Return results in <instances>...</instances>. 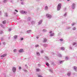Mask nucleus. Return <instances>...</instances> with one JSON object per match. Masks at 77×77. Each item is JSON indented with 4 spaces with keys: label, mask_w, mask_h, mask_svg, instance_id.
<instances>
[{
    "label": "nucleus",
    "mask_w": 77,
    "mask_h": 77,
    "mask_svg": "<svg viewBox=\"0 0 77 77\" xmlns=\"http://www.w3.org/2000/svg\"><path fill=\"white\" fill-rule=\"evenodd\" d=\"M23 49H20L19 51V53H22V52H23Z\"/></svg>",
    "instance_id": "nucleus-16"
},
{
    "label": "nucleus",
    "mask_w": 77,
    "mask_h": 77,
    "mask_svg": "<svg viewBox=\"0 0 77 77\" xmlns=\"http://www.w3.org/2000/svg\"><path fill=\"white\" fill-rule=\"evenodd\" d=\"M59 1H62V0H59Z\"/></svg>",
    "instance_id": "nucleus-64"
},
{
    "label": "nucleus",
    "mask_w": 77,
    "mask_h": 77,
    "mask_svg": "<svg viewBox=\"0 0 77 77\" xmlns=\"http://www.w3.org/2000/svg\"><path fill=\"white\" fill-rule=\"evenodd\" d=\"M14 14H16V13H15V12H14Z\"/></svg>",
    "instance_id": "nucleus-58"
},
{
    "label": "nucleus",
    "mask_w": 77,
    "mask_h": 77,
    "mask_svg": "<svg viewBox=\"0 0 77 77\" xmlns=\"http://www.w3.org/2000/svg\"><path fill=\"white\" fill-rule=\"evenodd\" d=\"M37 56H40V53L39 52H37L36 53Z\"/></svg>",
    "instance_id": "nucleus-20"
},
{
    "label": "nucleus",
    "mask_w": 77,
    "mask_h": 77,
    "mask_svg": "<svg viewBox=\"0 0 77 77\" xmlns=\"http://www.w3.org/2000/svg\"><path fill=\"white\" fill-rule=\"evenodd\" d=\"M76 29V28H75V27H74L72 29L73 30H75Z\"/></svg>",
    "instance_id": "nucleus-38"
},
{
    "label": "nucleus",
    "mask_w": 77,
    "mask_h": 77,
    "mask_svg": "<svg viewBox=\"0 0 77 77\" xmlns=\"http://www.w3.org/2000/svg\"><path fill=\"white\" fill-rule=\"evenodd\" d=\"M70 75H71V73L69 72L67 73V75H68V76H69Z\"/></svg>",
    "instance_id": "nucleus-34"
},
{
    "label": "nucleus",
    "mask_w": 77,
    "mask_h": 77,
    "mask_svg": "<svg viewBox=\"0 0 77 77\" xmlns=\"http://www.w3.org/2000/svg\"><path fill=\"white\" fill-rule=\"evenodd\" d=\"M42 20H40L39 22L38 23V25H40L41 23H42Z\"/></svg>",
    "instance_id": "nucleus-9"
},
{
    "label": "nucleus",
    "mask_w": 77,
    "mask_h": 77,
    "mask_svg": "<svg viewBox=\"0 0 77 77\" xmlns=\"http://www.w3.org/2000/svg\"><path fill=\"white\" fill-rule=\"evenodd\" d=\"M38 77H43V76H42V75H38Z\"/></svg>",
    "instance_id": "nucleus-43"
},
{
    "label": "nucleus",
    "mask_w": 77,
    "mask_h": 77,
    "mask_svg": "<svg viewBox=\"0 0 77 77\" xmlns=\"http://www.w3.org/2000/svg\"><path fill=\"white\" fill-rule=\"evenodd\" d=\"M36 71L37 72H39L40 71V69H36Z\"/></svg>",
    "instance_id": "nucleus-27"
},
{
    "label": "nucleus",
    "mask_w": 77,
    "mask_h": 77,
    "mask_svg": "<svg viewBox=\"0 0 77 77\" xmlns=\"http://www.w3.org/2000/svg\"><path fill=\"white\" fill-rule=\"evenodd\" d=\"M20 2H23V0H20Z\"/></svg>",
    "instance_id": "nucleus-60"
},
{
    "label": "nucleus",
    "mask_w": 77,
    "mask_h": 77,
    "mask_svg": "<svg viewBox=\"0 0 77 77\" xmlns=\"http://www.w3.org/2000/svg\"><path fill=\"white\" fill-rule=\"evenodd\" d=\"M75 4L73 3L71 5V8L72 9H75Z\"/></svg>",
    "instance_id": "nucleus-3"
},
{
    "label": "nucleus",
    "mask_w": 77,
    "mask_h": 77,
    "mask_svg": "<svg viewBox=\"0 0 77 77\" xmlns=\"http://www.w3.org/2000/svg\"><path fill=\"white\" fill-rule=\"evenodd\" d=\"M70 0H67L68 2H69V1H70Z\"/></svg>",
    "instance_id": "nucleus-63"
},
{
    "label": "nucleus",
    "mask_w": 77,
    "mask_h": 77,
    "mask_svg": "<svg viewBox=\"0 0 77 77\" xmlns=\"http://www.w3.org/2000/svg\"><path fill=\"white\" fill-rule=\"evenodd\" d=\"M8 2V0H4L3 1V2L4 3H6Z\"/></svg>",
    "instance_id": "nucleus-28"
},
{
    "label": "nucleus",
    "mask_w": 77,
    "mask_h": 77,
    "mask_svg": "<svg viewBox=\"0 0 77 77\" xmlns=\"http://www.w3.org/2000/svg\"><path fill=\"white\" fill-rule=\"evenodd\" d=\"M45 58L47 60H49V58H48V57L47 56H45Z\"/></svg>",
    "instance_id": "nucleus-17"
},
{
    "label": "nucleus",
    "mask_w": 77,
    "mask_h": 77,
    "mask_svg": "<svg viewBox=\"0 0 77 77\" xmlns=\"http://www.w3.org/2000/svg\"><path fill=\"white\" fill-rule=\"evenodd\" d=\"M14 11H15L16 12H18V11H17V10H15Z\"/></svg>",
    "instance_id": "nucleus-50"
},
{
    "label": "nucleus",
    "mask_w": 77,
    "mask_h": 77,
    "mask_svg": "<svg viewBox=\"0 0 77 77\" xmlns=\"http://www.w3.org/2000/svg\"><path fill=\"white\" fill-rule=\"evenodd\" d=\"M35 22L34 21H32L31 22V24H35Z\"/></svg>",
    "instance_id": "nucleus-25"
},
{
    "label": "nucleus",
    "mask_w": 77,
    "mask_h": 77,
    "mask_svg": "<svg viewBox=\"0 0 77 77\" xmlns=\"http://www.w3.org/2000/svg\"><path fill=\"white\" fill-rule=\"evenodd\" d=\"M25 66H26V68L28 67L27 66V64L25 65Z\"/></svg>",
    "instance_id": "nucleus-55"
},
{
    "label": "nucleus",
    "mask_w": 77,
    "mask_h": 77,
    "mask_svg": "<svg viewBox=\"0 0 77 77\" xmlns=\"http://www.w3.org/2000/svg\"><path fill=\"white\" fill-rule=\"evenodd\" d=\"M45 10H47L48 9V6H46L45 8Z\"/></svg>",
    "instance_id": "nucleus-30"
},
{
    "label": "nucleus",
    "mask_w": 77,
    "mask_h": 77,
    "mask_svg": "<svg viewBox=\"0 0 77 77\" xmlns=\"http://www.w3.org/2000/svg\"><path fill=\"white\" fill-rule=\"evenodd\" d=\"M54 35V33H51L50 34V36H53Z\"/></svg>",
    "instance_id": "nucleus-21"
},
{
    "label": "nucleus",
    "mask_w": 77,
    "mask_h": 77,
    "mask_svg": "<svg viewBox=\"0 0 77 77\" xmlns=\"http://www.w3.org/2000/svg\"><path fill=\"white\" fill-rule=\"evenodd\" d=\"M21 4L23 5H24V2H21Z\"/></svg>",
    "instance_id": "nucleus-49"
},
{
    "label": "nucleus",
    "mask_w": 77,
    "mask_h": 77,
    "mask_svg": "<svg viewBox=\"0 0 77 77\" xmlns=\"http://www.w3.org/2000/svg\"><path fill=\"white\" fill-rule=\"evenodd\" d=\"M43 47H47V44H45L44 45H43Z\"/></svg>",
    "instance_id": "nucleus-22"
},
{
    "label": "nucleus",
    "mask_w": 77,
    "mask_h": 77,
    "mask_svg": "<svg viewBox=\"0 0 77 77\" xmlns=\"http://www.w3.org/2000/svg\"><path fill=\"white\" fill-rule=\"evenodd\" d=\"M64 61H63V60L61 61H60L59 63H60V64L62 63H63V62H64Z\"/></svg>",
    "instance_id": "nucleus-35"
},
{
    "label": "nucleus",
    "mask_w": 77,
    "mask_h": 77,
    "mask_svg": "<svg viewBox=\"0 0 77 77\" xmlns=\"http://www.w3.org/2000/svg\"><path fill=\"white\" fill-rule=\"evenodd\" d=\"M60 40L61 42H62L63 41V39H60Z\"/></svg>",
    "instance_id": "nucleus-40"
},
{
    "label": "nucleus",
    "mask_w": 77,
    "mask_h": 77,
    "mask_svg": "<svg viewBox=\"0 0 77 77\" xmlns=\"http://www.w3.org/2000/svg\"><path fill=\"white\" fill-rule=\"evenodd\" d=\"M23 39H24V38H20V40L21 41H23Z\"/></svg>",
    "instance_id": "nucleus-44"
},
{
    "label": "nucleus",
    "mask_w": 77,
    "mask_h": 77,
    "mask_svg": "<svg viewBox=\"0 0 77 77\" xmlns=\"http://www.w3.org/2000/svg\"><path fill=\"white\" fill-rule=\"evenodd\" d=\"M62 6V4L59 3L57 6V11H60Z\"/></svg>",
    "instance_id": "nucleus-1"
},
{
    "label": "nucleus",
    "mask_w": 77,
    "mask_h": 77,
    "mask_svg": "<svg viewBox=\"0 0 77 77\" xmlns=\"http://www.w3.org/2000/svg\"><path fill=\"white\" fill-rule=\"evenodd\" d=\"M14 39H17V38H18V36H17V35H14Z\"/></svg>",
    "instance_id": "nucleus-14"
},
{
    "label": "nucleus",
    "mask_w": 77,
    "mask_h": 77,
    "mask_svg": "<svg viewBox=\"0 0 77 77\" xmlns=\"http://www.w3.org/2000/svg\"><path fill=\"white\" fill-rule=\"evenodd\" d=\"M72 47L73 46L72 45H70L69 46V48L70 50H72Z\"/></svg>",
    "instance_id": "nucleus-13"
},
{
    "label": "nucleus",
    "mask_w": 77,
    "mask_h": 77,
    "mask_svg": "<svg viewBox=\"0 0 77 77\" xmlns=\"http://www.w3.org/2000/svg\"><path fill=\"white\" fill-rule=\"evenodd\" d=\"M31 20V18L30 17H29L27 19V21H29Z\"/></svg>",
    "instance_id": "nucleus-8"
},
{
    "label": "nucleus",
    "mask_w": 77,
    "mask_h": 77,
    "mask_svg": "<svg viewBox=\"0 0 77 77\" xmlns=\"http://www.w3.org/2000/svg\"><path fill=\"white\" fill-rule=\"evenodd\" d=\"M46 16L47 17V18H49V19H50V18H51L52 16L51 15L49 14H47L46 15Z\"/></svg>",
    "instance_id": "nucleus-2"
},
{
    "label": "nucleus",
    "mask_w": 77,
    "mask_h": 77,
    "mask_svg": "<svg viewBox=\"0 0 77 77\" xmlns=\"http://www.w3.org/2000/svg\"><path fill=\"white\" fill-rule=\"evenodd\" d=\"M19 70H21V67L19 66Z\"/></svg>",
    "instance_id": "nucleus-41"
},
{
    "label": "nucleus",
    "mask_w": 77,
    "mask_h": 77,
    "mask_svg": "<svg viewBox=\"0 0 77 77\" xmlns=\"http://www.w3.org/2000/svg\"><path fill=\"white\" fill-rule=\"evenodd\" d=\"M14 53H16L17 52V49H14Z\"/></svg>",
    "instance_id": "nucleus-31"
},
{
    "label": "nucleus",
    "mask_w": 77,
    "mask_h": 77,
    "mask_svg": "<svg viewBox=\"0 0 77 77\" xmlns=\"http://www.w3.org/2000/svg\"><path fill=\"white\" fill-rule=\"evenodd\" d=\"M3 31H0V34L1 35V34H2V33H3Z\"/></svg>",
    "instance_id": "nucleus-37"
},
{
    "label": "nucleus",
    "mask_w": 77,
    "mask_h": 77,
    "mask_svg": "<svg viewBox=\"0 0 77 77\" xmlns=\"http://www.w3.org/2000/svg\"><path fill=\"white\" fill-rule=\"evenodd\" d=\"M9 31V32H11V29H10L9 30H8Z\"/></svg>",
    "instance_id": "nucleus-52"
},
{
    "label": "nucleus",
    "mask_w": 77,
    "mask_h": 77,
    "mask_svg": "<svg viewBox=\"0 0 77 77\" xmlns=\"http://www.w3.org/2000/svg\"><path fill=\"white\" fill-rule=\"evenodd\" d=\"M57 56L58 57H62V55L60 54H59L57 55Z\"/></svg>",
    "instance_id": "nucleus-10"
},
{
    "label": "nucleus",
    "mask_w": 77,
    "mask_h": 77,
    "mask_svg": "<svg viewBox=\"0 0 77 77\" xmlns=\"http://www.w3.org/2000/svg\"><path fill=\"white\" fill-rule=\"evenodd\" d=\"M20 12L21 14H27V12L25 11H21Z\"/></svg>",
    "instance_id": "nucleus-5"
},
{
    "label": "nucleus",
    "mask_w": 77,
    "mask_h": 77,
    "mask_svg": "<svg viewBox=\"0 0 77 77\" xmlns=\"http://www.w3.org/2000/svg\"><path fill=\"white\" fill-rule=\"evenodd\" d=\"M3 38H1V41H3Z\"/></svg>",
    "instance_id": "nucleus-57"
},
{
    "label": "nucleus",
    "mask_w": 77,
    "mask_h": 77,
    "mask_svg": "<svg viewBox=\"0 0 77 77\" xmlns=\"http://www.w3.org/2000/svg\"><path fill=\"white\" fill-rule=\"evenodd\" d=\"M52 33V31H50L49 32V33Z\"/></svg>",
    "instance_id": "nucleus-53"
},
{
    "label": "nucleus",
    "mask_w": 77,
    "mask_h": 77,
    "mask_svg": "<svg viewBox=\"0 0 77 77\" xmlns=\"http://www.w3.org/2000/svg\"><path fill=\"white\" fill-rule=\"evenodd\" d=\"M7 55L6 54H4L3 55H2L1 56V57H5V56H6Z\"/></svg>",
    "instance_id": "nucleus-12"
},
{
    "label": "nucleus",
    "mask_w": 77,
    "mask_h": 77,
    "mask_svg": "<svg viewBox=\"0 0 77 77\" xmlns=\"http://www.w3.org/2000/svg\"><path fill=\"white\" fill-rule=\"evenodd\" d=\"M49 71L51 72H53V69H50Z\"/></svg>",
    "instance_id": "nucleus-26"
},
{
    "label": "nucleus",
    "mask_w": 77,
    "mask_h": 77,
    "mask_svg": "<svg viewBox=\"0 0 77 77\" xmlns=\"http://www.w3.org/2000/svg\"><path fill=\"white\" fill-rule=\"evenodd\" d=\"M73 68L75 70V71H76V72H77V67L75 66H74L73 67Z\"/></svg>",
    "instance_id": "nucleus-6"
},
{
    "label": "nucleus",
    "mask_w": 77,
    "mask_h": 77,
    "mask_svg": "<svg viewBox=\"0 0 77 77\" xmlns=\"http://www.w3.org/2000/svg\"><path fill=\"white\" fill-rule=\"evenodd\" d=\"M76 43L75 42H74V43H73V44H72V45L73 46V45H76Z\"/></svg>",
    "instance_id": "nucleus-33"
},
{
    "label": "nucleus",
    "mask_w": 77,
    "mask_h": 77,
    "mask_svg": "<svg viewBox=\"0 0 77 77\" xmlns=\"http://www.w3.org/2000/svg\"><path fill=\"white\" fill-rule=\"evenodd\" d=\"M2 23H3V24H6V21L4 20V21H2Z\"/></svg>",
    "instance_id": "nucleus-11"
},
{
    "label": "nucleus",
    "mask_w": 77,
    "mask_h": 77,
    "mask_svg": "<svg viewBox=\"0 0 77 77\" xmlns=\"http://www.w3.org/2000/svg\"><path fill=\"white\" fill-rule=\"evenodd\" d=\"M0 26H1V27H2V28H3V29H5V26H3V24H1Z\"/></svg>",
    "instance_id": "nucleus-18"
},
{
    "label": "nucleus",
    "mask_w": 77,
    "mask_h": 77,
    "mask_svg": "<svg viewBox=\"0 0 77 77\" xmlns=\"http://www.w3.org/2000/svg\"><path fill=\"white\" fill-rule=\"evenodd\" d=\"M12 70L13 72H16V70H17V69H16V67H13L12 68Z\"/></svg>",
    "instance_id": "nucleus-4"
},
{
    "label": "nucleus",
    "mask_w": 77,
    "mask_h": 77,
    "mask_svg": "<svg viewBox=\"0 0 77 77\" xmlns=\"http://www.w3.org/2000/svg\"><path fill=\"white\" fill-rule=\"evenodd\" d=\"M43 32H47V30L45 29H43Z\"/></svg>",
    "instance_id": "nucleus-39"
},
{
    "label": "nucleus",
    "mask_w": 77,
    "mask_h": 77,
    "mask_svg": "<svg viewBox=\"0 0 77 77\" xmlns=\"http://www.w3.org/2000/svg\"><path fill=\"white\" fill-rule=\"evenodd\" d=\"M52 54H54V53H52Z\"/></svg>",
    "instance_id": "nucleus-59"
},
{
    "label": "nucleus",
    "mask_w": 77,
    "mask_h": 77,
    "mask_svg": "<svg viewBox=\"0 0 77 77\" xmlns=\"http://www.w3.org/2000/svg\"><path fill=\"white\" fill-rule=\"evenodd\" d=\"M5 17H8V13H5Z\"/></svg>",
    "instance_id": "nucleus-23"
},
{
    "label": "nucleus",
    "mask_w": 77,
    "mask_h": 77,
    "mask_svg": "<svg viewBox=\"0 0 77 77\" xmlns=\"http://www.w3.org/2000/svg\"><path fill=\"white\" fill-rule=\"evenodd\" d=\"M41 53H44V51L42 50L41 51Z\"/></svg>",
    "instance_id": "nucleus-48"
},
{
    "label": "nucleus",
    "mask_w": 77,
    "mask_h": 77,
    "mask_svg": "<svg viewBox=\"0 0 77 77\" xmlns=\"http://www.w3.org/2000/svg\"><path fill=\"white\" fill-rule=\"evenodd\" d=\"M31 32H32V30H29L27 31V33H31Z\"/></svg>",
    "instance_id": "nucleus-7"
},
{
    "label": "nucleus",
    "mask_w": 77,
    "mask_h": 77,
    "mask_svg": "<svg viewBox=\"0 0 77 77\" xmlns=\"http://www.w3.org/2000/svg\"><path fill=\"white\" fill-rule=\"evenodd\" d=\"M66 60H68V57H66Z\"/></svg>",
    "instance_id": "nucleus-47"
},
{
    "label": "nucleus",
    "mask_w": 77,
    "mask_h": 77,
    "mask_svg": "<svg viewBox=\"0 0 77 77\" xmlns=\"http://www.w3.org/2000/svg\"><path fill=\"white\" fill-rule=\"evenodd\" d=\"M66 15H67V13H66L65 14L63 15L64 17H66Z\"/></svg>",
    "instance_id": "nucleus-29"
},
{
    "label": "nucleus",
    "mask_w": 77,
    "mask_h": 77,
    "mask_svg": "<svg viewBox=\"0 0 77 77\" xmlns=\"http://www.w3.org/2000/svg\"><path fill=\"white\" fill-rule=\"evenodd\" d=\"M36 38H37V39H38V37H37Z\"/></svg>",
    "instance_id": "nucleus-61"
},
{
    "label": "nucleus",
    "mask_w": 77,
    "mask_h": 77,
    "mask_svg": "<svg viewBox=\"0 0 77 77\" xmlns=\"http://www.w3.org/2000/svg\"><path fill=\"white\" fill-rule=\"evenodd\" d=\"M23 71H24L26 72H27V70L26 69H23Z\"/></svg>",
    "instance_id": "nucleus-24"
},
{
    "label": "nucleus",
    "mask_w": 77,
    "mask_h": 77,
    "mask_svg": "<svg viewBox=\"0 0 77 77\" xmlns=\"http://www.w3.org/2000/svg\"><path fill=\"white\" fill-rule=\"evenodd\" d=\"M75 24H76L75 23H73L72 24V26H73L75 25Z\"/></svg>",
    "instance_id": "nucleus-36"
},
{
    "label": "nucleus",
    "mask_w": 77,
    "mask_h": 77,
    "mask_svg": "<svg viewBox=\"0 0 77 77\" xmlns=\"http://www.w3.org/2000/svg\"><path fill=\"white\" fill-rule=\"evenodd\" d=\"M51 64L52 65H55V64H54V63L53 62H52L51 63Z\"/></svg>",
    "instance_id": "nucleus-32"
},
{
    "label": "nucleus",
    "mask_w": 77,
    "mask_h": 77,
    "mask_svg": "<svg viewBox=\"0 0 77 77\" xmlns=\"http://www.w3.org/2000/svg\"><path fill=\"white\" fill-rule=\"evenodd\" d=\"M2 14V11H0V15H1Z\"/></svg>",
    "instance_id": "nucleus-54"
},
{
    "label": "nucleus",
    "mask_w": 77,
    "mask_h": 77,
    "mask_svg": "<svg viewBox=\"0 0 77 77\" xmlns=\"http://www.w3.org/2000/svg\"><path fill=\"white\" fill-rule=\"evenodd\" d=\"M47 41V40L46 39V38H45L44 39V41H43V42H46Z\"/></svg>",
    "instance_id": "nucleus-19"
},
{
    "label": "nucleus",
    "mask_w": 77,
    "mask_h": 77,
    "mask_svg": "<svg viewBox=\"0 0 77 77\" xmlns=\"http://www.w3.org/2000/svg\"><path fill=\"white\" fill-rule=\"evenodd\" d=\"M35 47H39V45H35Z\"/></svg>",
    "instance_id": "nucleus-45"
},
{
    "label": "nucleus",
    "mask_w": 77,
    "mask_h": 77,
    "mask_svg": "<svg viewBox=\"0 0 77 77\" xmlns=\"http://www.w3.org/2000/svg\"><path fill=\"white\" fill-rule=\"evenodd\" d=\"M46 65L47 66H49V64L48 63H46Z\"/></svg>",
    "instance_id": "nucleus-42"
},
{
    "label": "nucleus",
    "mask_w": 77,
    "mask_h": 77,
    "mask_svg": "<svg viewBox=\"0 0 77 77\" xmlns=\"http://www.w3.org/2000/svg\"><path fill=\"white\" fill-rule=\"evenodd\" d=\"M75 47H77V45H76L75 46Z\"/></svg>",
    "instance_id": "nucleus-62"
},
{
    "label": "nucleus",
    "mask_w": 77,
    "mask_h": 77,
    "mask_svg": "<svg viewBox=\"0 0 77 77\" xmlns=\"http://www.w3.org/2000/svg\"><path fill=\"white\" fill-rule=\"evenodd\" d=\"M2 44H3V45H6V43L5 42H3V43H2Z\"/></svg>",
    "instance_id": "nucleus-46"
},
{
    "label": "nucleus",
    "mask_w": 77,
    "mask_h": 77,
    "mask_svg": "<svg viewBox=\"0 0 77 77\" xmlns=\"http://www.w3.org/2000/svg\"><path fill=\"white\" fill-rule=\"evenodd\" d=\"M60 49L61 50H63V51L65 50V48L63 47H61L60 48Z\"/></svg>",
    "instance_id": "nucleus-15"
},
{
    "label": "nucleus",
    "mask_w": 77,
    "mask_h": 77,
    "mask_svg": "<svg viewBox=\"0 0 77 77\" xmlns=\"http://www.w3.org/2000/svg\"><path fill=\"white\" fill-rule=\"evenodd\" d=\"M38 66H41V64H38Z\"/></svg>",
    "instance_id": "nucleus-51"
},
{
    "label": "nucleus",
    "mask_w": 77,
    "mask_h": 77,
    "mask_svg": "<svg viewBox=\"0 0 77 77\" xmlns=\"http://www.w3.org/2000/svg\"><path fill=\"white\" fill-rule=\"evenodd\" d=\"M11 3H13V1L12 0L11 1Z\"/></svg>",
    "instance_id": "nucleus-56"
}]
</instances>
